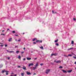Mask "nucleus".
Wrapping results in <instances>:
<instances>
[{
	"label": "nucleus",
	"instance_id": "f257e3e1",
	"mask_svg": "<svg viewBox=\"0 0 76 76\" xmlns=\"http://www.w3.org/2000/svg\"><path fill=\"white\" fill-rule=\"evenodd\" d=\"M61 71H62L63 73H67V71L64 70V69H61Z\"/></svg>",
	"mask_w": 76,
	"mask_h": 76
},
{
	"label": "nucleus",
	"instance_id": "f03ea898",
	"mask_svg": "<svg viewBox=\"0 0 76 76\" xmlns=\"http://www.w3.org/2000/svg\"><path fill=\"white\" fill-rule=\"evenodd\" d=\"M34 66V64L30 63L29 64L28 66V67H30V66Z\"/></svg>",
	"mask_w": 76,
	"mask_h": 76
},
{
	"label": "nucleus",
	"instance_id": "7ed1b4c3",
	"mask_svg": "<svg viewBox=\"0 0 76 76\" xmlns=\"http://www.w3.org/2000/svg\"><path fill=\"white\" fill-rule=\"evenodd\" d=\"M26 74L27 75H31V72H26Z\"/></svg>",
	"mask_w": 76,
	"mask_h": 76
},
{
	"label": "nucleus",
	"instance_id": "20e7f679",
	"mask_svg": "<svg viewBox=\"0 0 76 76\" xmlns=\"http://www.w3.org/2000/svg\"><path fill=\"white\" fill-rule=\"evenodd\" d=\"M38 63L37 62L36 64V65H34V67H36V68H37V67H38Z\"/></svg>",
	"mask_w": 76,
	"mask_h": 76
},
{
	"label": "nucleus",
	"instance_id": "39448f33",
	"mask_svg": "<svg viewBox=\"0 0 76 76\" xmlns=\"http://www.w3.org/2000/svg\"><path fill=\"white\" fill-rule=\"evenodd\" d=\"M12 41V38H10L8 40V41L9 42H11Z\"/></svg>",
	"mask_w": 76,
	"mask_h": 76
},
{
	"label": "nucleus",
	"instance_id": "423d86ee",
	"mask_svg": "<svg viewBox=\"0 0 76 76\" xmlns=\"http://www.w3.org/2000/svg\"><path fill=\"white\" fill-rule=\"evenodd\" d=\"M57 55V54L55 53V54H51V56H56Z\"/></svg>",
	"mask_w": 76,
	"mask_h": 76
},
{
	"label": "nucleus",
	"instance_id": "0eeeda50",
	"mask_svg": "<svg viewBox=\"0 0 76 76\" xmlns=\"http://www.w3.org/2000/svg\"><path fill=\"white\" fill-rule=\"evenodd\" d=\"M4 72H6V73H8L9 72V71H5V70H3L2 71V73H4Z\"/></svg>",
	"mask_w": 76,
	"mask_h": 76
},
{
	"label": "nucleus",
	"instance_id": "6e6552de",
	"mask_svg": "<svg viewBox=\"0 0 76 76\" xmlns=\"http://www.w3.org/2000/svg\"><path fill=\"white\" fill-rule=\"evenodd\" d=\"M22 69H23V70H26V67H25V66H23L22 67Z\"/></svg>",
	"mask_w": 76,
	"mask_h": 76
},
{
	"label": "nucleus",
	"instance_id": "1a4fd4ad",
	"mask_svg": "<svg viewBox=\"0 0 76 76\" xmlns=\"http://www.w3.org/2000/svg\"><path fill=\"white\" fill-rule=\"evenodd\" d=\"M36 42H42V41H39V40H37L36 41Z\"/></svg>",
	"mask_w": 76,
	"mask_h": 76
},
{
	"label": "nucleus",
	"instance_id": "9d476101",
	"mask_svg": "<svg viewBox=\"0 0 76 76\" xmlns=\"http://www.w3.org/2000/svg\"><path fill=\"white\" fill-rule=\"evenodd\" d=\"M72 69H71V70L68 71L67 72L68 73H71L72 72Z\"/></svg>",
	"mask_w": 76,
	"mask_h": 76
},
{
	"label": "nucleus",
	"instance_id": "9b49d317",
	"mask_svg": "<svg viewBox=\"0 0 76 76\" xmlns=\"http://www.w3.org/2000/svg\"><path fill=\"white\" fill-rule=\"evenodd\" d=\"M56 63H61V61H60V60L58 61H56Z\"/></svg>",
	"mask_w": 76,
	"mask_h": 76
},
{
	"label": "nucleus",
	"instance_id": "f8f14e48",
	"mask_svg": "<svg viewBox=\"0 0 76 76\" xmlns=\"http://www.w3.org/2000/svg\"><path fill=\"white\" fill-rule=\"evenodd\" d=\"M33 70H35L37 69V68L35 67V66L33 67Z\"/></svg>",
	"mask_w": 76,
	"mask_h": 76
},
{
	"label": "nucleus",
	"instance_id": "ddd939ff",
	"mask_svg": "<svg viewBox=\"0 0 76 76\" xmlns=\"http://www.w3.org/2000/svg\"><path fill=\"white\" fill-rule=\"evenodd\" d=\"M24 75H25V73H24V72L21 73V76H24Z\"/></svg>",
	"mask_w": 76,
	"mask_h": 76
},
{
	"label": "nucleus",
	"instance_id": "4468645a",
	"mask_svg": "<svg viewBox=\"0 0 76 76\" xmlns=\"http://www.w3.org/2000/svg\"><path fill=\"white\" fill-rule=\"evenodd\" d=\"M73 48H69V49H68V50H73Z\"/></svg>",
	"mask_w": 76,
	"mask_h": 76
},
{
	"label": "nucleus",
	"instance_id": "2eb2a0df",
	"mask_svg": "<svg viewBox=\"0 0 76 76\" xmlns=\"http://www.w3.org/2000/svg\"><path fill=\"white\" fill-rule=\"evenodd\" d=\"M27 60H31V58H27Z\"/></svg>",
	"mask_w": 76,
	"mask_h": 76
},
{
	"label": "nucleus",
	"instance_id": "dca6fc26",
	"mask_svg": "<svg viewBox=\"0 0 76 76\" xmlns=\"http://www.w3.org/2000/svg\"><path fill=\"white\" fill-rule=\"evenodd\" d=\"M52 13H53V14H55V13H56V12H54V11L53 10H52Z\"/></svg>",
	"mask_w": 76,
	"mask_h": 76
},
{
	"label": "nucleus",
	"instance_id": "f3484780",
	"mask_svg": "<svg viewBox=\"0 0 76 76\" xmlns=\"http://www.w3.org/2000/svg\"><path fill=\"white\" fill-rule=\"evenodd\" d=\"M40 48L42 50H44V48H43V47L42 46L40 47Z\"/></svg>",
	"mask_w": 76,
	"mask_h": 76
},
{
	"label": "nucleus",
	"instance_id": "a211bd4d",
	"mask_svg": "<svg viewBox=\"0 0 76 76\" xmlns=\"http://www.w3.org/2000/svg\"><path fill=\"white\" fill-rule=\"evenodd\" d=\"M35 40H37V39L36 38L34 39H33V41H34Z\"/></svg>",
	"mask_w": 76,
	"mask_h": 76
},
{
	"label": "nucleus",
	"instance_id": "6ab92c4d",
	"mask_svg": "<svg viewBox=\"0 0 76 76\" xmlns=\"http://www.w3.org/2000/svg\"><path fill=\"white\" fill-rule=\"evenodd\" d=\"M15 53V52L14 51H10V53Z\"/></svg>",
	"mask_w": 76,
	"mask_h": 76
},
{
	"label": "nucleus",
	"instance_id": "aec40b11",
	"mask_svg": "<svg viewBox=\"0 0 76 76\" xmlns=\"http://www.w3.org/2000/svg\"><path fill=\"white\" fill-rule=\"evenodd\" d=\"M3 64H1L0 65V68H1V67H3Z\"/></svg>",
	"mask_w": 76,
	"mask_h": 76
},
{
	"label": "nucleus",
	"instance_id": "412c9836",
	"mask_svg": "<svg viewBox=\"0 0 76 76\" xmlns=\"http://www.w3.org/2000/svg\"><path fill=\"white\" fill-rule=\"evenodd\" d=\"M73 44H74V42L73 41H72L71 44L73 45Z\"/></svg>",
	"mask_w": 76,
	"mask_h": 76
},
{
	"label": "nucleus",
	"instance_id": "4be33fe9",
	"mask_svg": "<svg viewBox=\"0 0 76 76\" xmlns=\"http://www.w3.org/2000/svg\"><path fill=\"white\" fill-rule=\"evenodd\" d=\"M58 40L57 39L56 40H55L54 42H58Z\"/></svg>",
	"mask_w": 76,
	"mask_h": 76
},
{
	"label": "nucleus",
	"instance_id": "5701e85b",
	"mask_svg": "<svg viewBox=\"0 0 76 76\" xmlns=\"http://www.w3.org/2000/svg\"><path fill=\"white\" fill-rule=\"evenodd\" d=\"M17 41H18V42H20V41H21L20 39H19V40H17Z\"/></svg>",
	"mask_w": 76,
	"mask_h": 76
},
{
	"label": "nucleus",
	"instance_id": "b1692460",
	"mask_svg": "<svg viewBox=\"0 0 76 76\" xmlns=\"http://www.w3.org/2000/svg\"><path fill=\"white\" fill-rule=\"evenodd\" d=\"M20 58H21V57H20V56H19L18 57V58H19V59H20Z\"/></svg>",
	"mask_w": 76,
	"mask_h": 76
},
{
	"label": "nucleus",
	"instance_id": "393cba45",
	"mask_svg": "<svg viewBox=\"0 0 76 76\" xmlns=\"http://www.w3.org/2000/svg\"><path fill=\"white\" fill-rule=\"evenodd\" d=\"M68 56H70V57H72V55H70V54H69L68 55Z\"/></svg>",
	"mask_w": 76,
	"mask_h": 76
},
{
	"label": "nucleus",
	"instance_id": "a878e982",
	"mask_svg": "<svg viewBox=\"0 0 76 76\" xmlns=\"http://www.w3.org/2000/svg\"><path fill=\"white\" fill-rule=\"evenodd\" d=\"M19 53V51H16V53H17V54Z\"/></svg>",
	"mask_w": 76,
	"mask_h": 76
},
{
	"label": "nucleus",
	"instance_id": "bb28decb",
	"mask_svg": "<svg viewBox=\"0 0 76 76\" xmlns=\"http://www.w3.org/2000/svg\"><path fill=\"white\" fill-rule=\"evenodd\" d=\"M73 20H74V21H76V19H75V18H73Z\"/></svg>",
	"mask_w": 76,
	"mask_h": 76
},
{
	"label": "nucleus",
	"instance_id": "cd10ccee",
	"mask_svg": "<svg viewBox=\"0 0 76 76\" xmlns=\"http://www.w3.org/2000/svg\"><path fill=\"white\" fill-rule=\"evenodd\" d=\"M17 75L15 74L14 75H11L10 76H17Z\"/></svg>",
	"mask_w": 76,
	"mask_h": 76
},
{
	"label": "nucleus",
	"instance_id": "c85d7f7f",
	"mask_svg": "<svg viewBox=\"0 0 76 76\" xmlns=\"http://www.w3.org/2000/svg\"><path fill=\"white\" fill-rule=\"evenodd\" d=\"M46 73L47 74L48 73V69L46 70Z\"/></svg>",
	"mask_w": 76,
	"mask_h": 76
},
{
	"label": "nucleus",
	"instance_id": "c756f323",
	"mask_svg": "<svg viewBox=\"0 0 76 76\" xmlns=\"http://www.w3.org/2000/svg\"><path fill=\"white\" fill-rule=\"evenodd\" d=\"M56 45H57V46H58V45H59L58 44V43H56L55 44Z\"/></svg>",
	"mask_w": 76,
	"mask_h": 76
},
{
	"label": "nucleus",
	"instance_id": "7c9ffc66",
	"mask_svg": "<svg viewBox=\"0 0 76 76\" xmlns=\"http://www.w3.org/2000/svg\"><path fill=\"white\" fill-rule=\"evenodd\" d=\"M64 57H68V56H66V55H64Z\"/></svg>",
	"mask_w": 76,
	"mask_h": 76
},
{
	"label": "nucleus",
	"instance_id": "2f4dec72",
	"mask_svg": "<svg viewBox=\"0 0 76 76\" xmlns=\"http://www.w3.org/2000/svg\"><path fill=\"white\" fill-rule=\"evenodd\" d=\"M59 68L60 69V68L63 69V67L61 66H59Z\"/></svg>",
	"mask_w": 76,
	"mask_h": 76
},
{
	"label": "nucleus",
	"instance_id": "473e14b6",
	"mask_svg": "<svg viewBox=\"0 0 76 76\" xmlns=\"http://www.w3.org/2000/svg\"><path fill=\"white\" fill-rule=\"evenodd\" d=\"M23 61H25V60H26V58H24L23 59Z\"/></svg>",
	"mask_w": 76,
	"mask_h": 76
},
{
	"label": "nucleus",
	"instance_id": "72a5a7b5",
	"mask_svg": "<svg viewBox=\"0 0 76 76\" xmlns=\"http://www.w3.org/2000/svg\"><path fill=\"white\" fill-rule=\"evenodd\" d=\"M15 33V31H12V33L13 34Z\"/></svg>",
	"mask_w": 76,
	"mask_h": 76
},
{
	"label": "nucleus",
	"instance_id": "f704fd0d",
	"mask_svg": "<svg viewBox=\"0 0 76 76\" xmlns=\"http://www.w3.org/2000/svg\"><path fill=\"white\" fill-rule=\"evenodd\" d=\"M34 60H37V58H34Z\"/></svg>",
	"mask_w": 76,
	"mask_h": 76
},
{
	"label": "nucleus",
	"instance_id": "c9c22d12",
	"mask_svg": "<svg viewBox=\"0 0 76 76\" xmlns=\"http://www.w3.org/2000/svg\"><path fill=\"white\" fill-rule=\"evenodd\" d=\"M40 66H42L43 65V64H40Z\"/></svg>",
	"mask_w": 76,
	"mask_h": 76
},
{
	"label": "nucleus",
	"instance_id": "e433bc0d",
	"mask_svg": "<svg viewBox=\"0 0 76 76\" xmlns=\"http://www.w3.org/2000/svg\"><path fill=\"white\" fill-rule=\"evenodd\" d=\"M11 75H14V73H13V72H12L11 73Z\"/></svg>",
	"mask_w": 76,
	"mask_h": 76
},
{
	"label": "nucleus",
	"instance_id": "4c0bfd02",
	"mask_svg": "<svg viewBox=\"0 0 76 76\" xmlns=\"http://www.w3.org/2000/svg\"><path fill=\"white\" fill-rule=\"evenodd\" d=\"M7 52H8V53H10V51H9L8 50H7Z\"/></svg>",
	"mask_w": 76,
	"mask_h": 76
},
{
	"label": "nucleus",
	"instance_id": "58836bf2",
	"mask_svg": "<svg viewBox=\"0 0 76 76\" xmlns=\"http://www.w3.org/2000/svg\"><path fill=\"white\" fill-rule=\"evenodd\" d=\"M73 58H75V59H76V57L75 56H73Z\"/></svg>",
	"mask_w": 76,
	"mask_h": 76
},
{
	"label": "nucleus",
	"instance_id": "ea45409f",
	"mask_svg": "<svg viewBox=\"0 0 76 76\" xmlns=\"http://www.w3.org/2000/svg\"><path fill=\"white\" fill-rule=\"evenodd\" d=\"M50 71V69H48V72H49Z\"/></svg>",
	"mask_w": 76,
	"mask_h": 76
},
{
	"label": "nucleus",
	"instance_id": "a19ab883",
	"mask_svg": "<svg viewBox=\"0 0 76 76\" xmlns=\"http://www.w3.org/2000/svg\"><path fill=\"white\" fill-rule=\"evenodd\" d=\"M1 35H4V34H1Z\"/></svg>",
	"mask_w": 76,
	"mask_h": 76
},
{
	"label": "nucleus",
	"instance_id": "79ce46f5",
	"mask_svg": "<svg viewBox=\"0 0 76 76\" xmlns=\"http://www.w3.org/2000/svg\"><path fill=\"white\" fill-rule=\"evenodd\" d=\"M1 47H3V46H4V45H0Z\"/></svg>",
	"mask_w": 76,
	"mask_h": 76
},
{
	"label": "nucleus",
	"instance_id": "37998d69",
	"mask_svg": "<svg viewBox=\"0 0 76 76\" xmlns=\"http://www.w3.org/2000/svg\"><path fill=\"white\" fill-rule=\"evenodd\" d=\"M8 74H8V73H6V75H8Z\"/></svg>",
	"mask_w": 76,
	"mask_h": 76
},
{
	"label": "nucleus",
	"instance_id": "c03bdc74",
	"mask_svg": "<svg viewBox=\"0 0 76 76\" xmlns=\"http://www.w3.org/2000/svg\"><path fill=\"white\" fill-rule=\"evenodd\" d=\"M5 47H7V45H5Z\"/></svg>",
	"mask_w": 76,
	"mask_h": 76
},
{
	"label": "nucleus",
	"instance_id": "a18cd8bd",
	"mask_svg": "<svg viewBox=\"0 0 76 76\" xmlns=\"http://www.w3.org/2000/svg\"><path fill=\"white\" fill-rule=\"evenodd\" d=\"M36 75V73H34L33 74V75Z\"/></svg>",
	"mask_w": 76,
	"mask_h": 76
},
{
	"label": "nucleus",
	"instance_id": "49530a36",
	"mask_svg": "<svg viewBox=\"0 0 76 76\" xmlns=\"http://www.w3.org/2000/svg\"><path fill=\"white\" fill-rule=\"evenodd\" d=\"M17 47H18V46H15V48H17Z\"/></svg>",
	"mask_w": 76,
	"mask_h": 76
},
{
	"label": "nucleus",
	"instance_id": "de8ad7c7",
	"mask_svg": "<svg viewBox=\"0 0 76 76\" xmlns=\"http://www.w3.org/2000/svg\"><path fill=\"white\" fill-rule=\"evenodd\" d=\"M33 44H36V42H34Z\"/></svg>",
	"mask_w": 76,
	"mask_h": 76
},
{
	"label": "nucleus",
	"instance_id": "09e8293b",
	"mask_svg": "<svg viewBox=\"0 0 76 76\" xmlns=\"http://www.w3.org/2000/svg\"><path fill=\"white\" fill-rule=\"evenodd\" d=\"M9 28H8L7 30V31H9Z\"/></svg>",
	"mask_w": 76,
	"mask_h": 76
},
{
	"label": "nucleus",
	"instance_id": "8fccbe9b",
	"mask_svg": "<svg viewBox=\"0 0 76 76\" xmlns=\"http://www.w3.org/2000/svg\"><path fill=\"white\" fill-rule=\"evenodd\" d=\"M8 60H9V59H10V58L9 57L8 58Z\"/></svg>",
	"mask_w": 76,
	"mask_h": 76
},
{
	"label": "nucleus",
	"instance_id": "3c124183",
	"mask_svg": "<svg viewBox=\"0 0 76 76\" xmlns=\"http://www.w3.org/2000/svg\"><path fill=\"white\" fill-rule=\"evenodd\" d=\"M74 64H76V62H75Z\"/></svg>",
	"mask_w": 76,
	"mask_h": 76
},
{
	"label": "nucleus",
	"instance_id": "603ef678",
	"mask_svg": "<svg viewBox=\"0 0 76 76\" xmlns=\"http://www.w3.org/2000/svg\"><path fill=\"white\" fill-rule=\"evenodd\" d=\"M15 36H17V37H18V35H15Z\"/></svg>",
	"mask_w": 76,
	"mask_h": 76
},
{
	"label": "nucleus",
	"instance_id": "864d4df0",
	"mask_svg": "<svg viewBox=\"0 0 76 76\" xmlns=\"http://www.w3.org/2000/svg\"><path fill=\"white\" fill-rule=\"evenodd\" d=\"M20 67V66H18V68H19V67Z\"/></svg>",
	"mask_w": 76,
	"mask_h": 76
},
{
	"label": "nucleus",
	"instance_id": "5fc2aeb1",
	"mask_svg": "<svg viewBox=\"0 0 76 76\" xmlns=\"http://www.w3.org/2000/svg\"><path fill=\"white\" fill-rule=\"evenodd\" d=\"M56 61H56V60H54V62H56Z\"/></svg>",
	"mask_w": 76,
	"mask_h": 76
},
{
	"label": "nucleus",
	"instance_id": "6e6d98bb",
	"mask_svg": "<svg viewBox=\"0 0 76 76\" xmlns=\"http://www.w3.org/2000/svg\"><path fill=\"white\" fill-rule=\"evenodd\" d=\"M23 50H25V48H23Z\"/></svg>",
	"mask_w": 76,
	"mask_h": 76
},
{
	"label": "nucleus",
	"instance_id": "4d7b16f0",
	"mask_svg": "<svg viewBox=\"0 0 76 76\" xmlns=\"http://www.w3.org/2000/svg\"><path fill=\"white\" fill-rule=\"evenodd\" d=\"M24 53L23 52H21V53Z\"/></svg>",
	"mask_w": 76,
	"mask_h": 76
},
{
	"label": "nucleus",
	"instance_id": "13d9d810",
	"mask_svg": "<svg viewBox=\"0 0 76 76\" xmlns=\"http://www.w3.org/2000/svg\"><path fill=\"white\" fill-rule=\"evenodd\" d=\"M15 41H17V39H16Z\"/></svg>",
	"mask_w": 76,
	"mask_h": 76
},
{
	"label": "nucleus",
	"instance_id": "bf43d9fd",
	"mask_svg": "<svg viewBox=\"0 0 76 76\" xmlns=\"http://www.w3.org/2000/svg\"><path fill=\"white\" fill-rule=\"evenodd\" d=\"M4 32V30L2 31V32Z\"/></svg>",
	"mask_w": 76,
	"mask_h": 76
},
{
	"label": "nucleus",
	"instance_id": "052dcab7",
	"mask_svg": "<svg viewBox=\"0 0 76 76\" xmlns=\"http://www.w3.org/2000/svg\"><path fill=\"white\" fill-rule=\"evenodd\" d=\"M33 53V52L31 51V53Z\"/></svg>",
	"mask_w": 76,
	"mask_h": 76
},
{
	"label": "nucleus",
	"instance_id": "680f3d73",
	"mask_svg": "<svg viewBox=\"0 0 76 76\" xmlns=\"http://www.w3.org/2000/svg\"><path fill=\"white\" fill-rule=\"evenodd\" d=\"M25 34V33H23V34Z\"/></svg>",
	"mask_w": 76,
	"mask_h": 76
},
{
	"label": "nucleus",
	"instance_id": "e2e57ef3",
	"mask_svg": "<svg viewBox=\"0 0 76 76\" xmlns=\"http://www.w3.org/2000/svg\"><path fill=\"white\" fill-rule=\"evenodd\" d=\"M1 44H3V43H1Z\"/></svg>",
	"mask_w": 76,
	"mask_h": 76
},
{
	"label": "nucleus",
	"instance_id": "0e129e2a",
	"mask_svg": "<svg viewBox=\"0 0 76 76\" xmlns=\"http://www.w3.org/2000/svg\"><path fill=\"white\" fill-rule=\"evenodd\" d=\"M75 69L76 70V68H75Z\"/></svg>",
	"mask_w": 76,
	"mask_h": 76
}]
</instances>
